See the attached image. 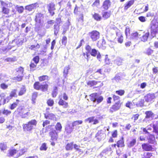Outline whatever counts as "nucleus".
Segmentation results:
<instances>
[{
  "label": "nucleus",
  "instance_id": "f257e3e1",
  "mask_svg": "<svg viewBox=\"0 0 158 158\" xmlns=\"http://www.w3.org/2000/svg\"><path fill=\"white\" fill-rule=\"evenodd\" d=\"M52 125H49L46 127V130L47 131H48V129H50V130L48 133V136L50 138V144L53 146H54L56 144V142L59 139L58 132H57L55 130L52 129Z\"/></svg>",
  "mask_w": 158,
  "mask_h": 158
},
{
  "label": "nucleus",
  "instance_id": "f03ea898",
  "mask_svg": "<svg viewBox=\"0 0 158 158\" xmlns=\"http://www.w3.org/2000/svg\"><path fill=\"white\" fill-rule=\"evenodd\" d=\"M26 108L24 106H20L18 107L15 111V113L18 116L21 118H25L30 114L29 112H26Z\"/></svg>",
  "mask_w": 158,
  "mask_h": 158
},
{
  "label": "nucleus",
  "instance_id": "7ed1b4c3",
  "mask_svg": "<svg viewBox=\"0 0 158 158\" xmlns=\"http://www.w3.org/2000/svg\"><path fill=\"white\" fill-rule=\"evenodd\" d=\"M39 81H36L34 82L33 85L34 88L36 90L43 92L48 91L49 87L48 84L46 83L42 84Z\"/></svg>",
  "mask_w": 158,
  "mask_h": 158
},
{
  "label": "nucleus",
  "instance_id": "20e7f679",
  "mask_svg": "<svg viewBox=\"0 0 158 158\" xmlns=\"http://www.w3.org/2000/svg\"><path fill=\"white\" fill-rule=\"evenodd\" d=\"M37 124V122L35 119H32L27 123L23 124V131H30L33 128V126H36Z\"/></svg>",
  "mask_w": 158,
  "mask_h": 158
},
{
  "label": "nucleus",
  "instance_id": "39448f33",
  "mask_svg": "<svg viewBox=\"0 0 158 158\" xmlns=\"http://www.w3.org/2000/svg\"><path fill=\"white\" fill-rule=\"evenodd\" d=\"M0 2L2 7L1 13L5 15H8L6 17L9 18L10 16L9 15L10 11V10L8 8V6H10V3H6L2 0H0Z\"/></svg>",
  "mask_w": 158,
  "mask_h": 158
},
{
  "label": "nucleus",
  "instance_id": "423d86ee",
  "mask_svg": "<svg viewBox=\"0 0 158 158\" xmlns=\"http://www.w3.org/2000/svg\"><path fill=\"white\" fill-rule=\"evenodd\" d=\"M123 102H121L120 100H118L115 102L110 107L109 110V112L111 114H112L114 112L119 110L121 108Z\"/></svg>",
  "mask_w": 158,
  "mask_h": 158
},
{
  "label": "nucleus",
  "instance_id": "0eeeda50",
  "mask_svg": "<svg viewBox=\"0 0 158 158\" xmlns=\"http://www.w3.org/2000/svg\"><path fill=\"white\" fill-rule=\"evenodd\" d=\"M90 99L91 101L95 102L97 101L98 104L102 102L103 99V97L101 96L98 97V94L97 93H94L89 95Z\"/></svg>",
  "mask_w": 158,
  "mask_h": 158
},
{
  "label": "nucleus",
  "instance_id": "6e6552de",
  "mask_svg": "<svg viewBox=\"0 0 158 158\" xmlns=\"http://www.w3.org/2000/svg\"><path fill=\"white\" fill-rule=\"evenodd\" d=\"M150 34L152 38L156 36L158 33V24L151 23L150 24Z\"/></svg>",
  "mask_w": 158,
  "mask_h": 158
},
{
  "label": "nucleus",
  "instance_id": "1a4fd4ad",
  "mask_svg": "<svg viewBox=\"0 0 158 158\" xmlns=\"http://www.w3.org/2000/svg\"><path fill=\"white\" fill-rule=\"evenodd\" d=\"M88 35L93 41H96L100 38V33L96 30L91 31L89 33Z\"/></svg>",
  "mask_w": 158,
  "mask_h": 158
},
{
  "label": "nucleus",
  "instance_id": "9d476101",
  "mask_svg": "<svg viewBox=\"0 0 158 158\" xmlns=\"http://www.w3.org/2000/svg\"><path fill=\"white\" fill-rule=\"evenodd\" d=\"M85 49L91 56L93 57H95L97 55L99 52L95 48L92 49L91 46L89 45H86L85 47Z\"/></svg>",
  "mask_w": 158,
  "mask_h": 158
},
{
  "label": "nucleus",
  "instance_id": "9b49d317",
  "mask_svg": "<svg viewBox=\"0 0 158 158\" xmlns=\"http://www.w3.org/2000/svg\"><path fill=\"white\" fill-rule=\"evenodd\" d=\"M44 18V14L41 12L37 13L35 17V21L36 24L42 26L43 22H44L43 19Z\"/></svg>",
  "mask_w": 158,
  "mask_h": 158
},
{
  "label": "nucleus",
  "instance_id": "f8f14e48",
  "mask_svg": "<svg viewBox=\"0 0 158 158\" xmlns=\"http://www.w3.org/2000/svg\"><path fill=\"white\" fill-rule=\"evenodd\" d=\"M156 96L154 93H149L146 94L144 97L145 101L147 102L152 103L153 102V100L155 99Z\"/></svg>",
  "mask_w": 158,
  "mask_h": 158
},
{
  "label": "nucleus",
  "instance_id": "ddd939ff",
  "mask_svg": "<svg viewBox=\"0 0 158 158\" xmlns=\"http://www.w3.org/2000/svg\"><path fill=\"white\" fill-rule=\"evenodd\" d=\"M106 130H101L98 131L95 135V137L99 141L101 140L102 139L104 138L106 136Z\"/></svg>",
  "mask_w": 158,
  "mask_h": 158
},
{
  "label": "nucleus",
  "instance_id": "4468645a",
  "mask_svg": "<svg viewBox=\"0 0 158 158\" xmlns=\"http://www.w3.org/2000/svg\"><path fill=\"white\" fill-rule=\"evenodd\" d=\"M141 147L143 151L145 152H152L154 150L153 146L148 143H143L142 144Z\"/></svg>",
  "mask_w": 158,
  "mask_h": 158
},
{
  "label": "nucleus",
  "instance_id": "2eb2a0df",
  "mask_svg": "<svg viewBox=\"0 0 158 158\" xmlns=\"http://www.w3.org/2000/svg\"><path fill=\"white\" fill-rule=\"evenodd\" d=\"M47 8L48 11L51 16H53L55 14V10H56L55 4L54 2H51L47 5Z\"/></svg>",
  "mask_w": 158,
  "mask_h": 158
},
{
  "label": "nucleus",
  "instance_id": "dca6fc26",
  "mask_svg": "<svg viewBox=\"0 0 158 158\" xmlns=\"http://www.w3.org/2000/svg\"><path fill=\"white\" fill-rule=\"evenodd\" d=\"M50 109L49 108H46V112L44 114V118L47 119L53 120L56 118L55 116L53 114L49 113L48 110Z\"/></svg>",
  "mask_w": 158,
  "mask_h": 158
},
{
  "label": "nucleus",
  "instance_id": "f3484780",
  "mask_svg": "<svg viewBox=\"0 0 158 158\" xmlns=\"http://www.w3.org/2000/svg\"><path fill=\"white\" fill-rule=\"evenodd\" d=\"M111 3L110 0H105L103 2L101 7L104 10H107L110 7Z\"/></svg>",
  "mask_w": 158,
  "mask_h": 158
},
{
  "label": "nucleus",
  "instance_id": "a211bd4d",
  "mask_svg": "<svg viewBox=\"0 0 158 158\" xmlns=\"http://www.w3.org/2000/svg\"><path fill=\"white\" fill-rule=\"evenodd\" d=\"M60 96L59 97V101L58 102V104L60 106H62L64 108H66L69 107L68 102H65L63 100L61 97L60 98Z\"/></svg>",
  "mask_w": 158,
  "mask_h": 158
},
{
  "label": "nucleus",
  "instance_id": "6ab92c4d",
  "mask_svg": "<svg viewBox=\"0 0 158 158\" xmlns=\"http://www.w3.org/2000/svg\"><path fill=\"white\" fill-rule=\"evenodd\" d=\"M145 114L146 115L145 118L147 119L151 118L152 119L155 115L154 113L151 110L146 111Z\"/></svg>",
  "mask_w": 158,
  "mask_h": 158
},
{
  "label": "nucleus",
  "instance_id": "aec40b11",
  "mask_svg": "<svg viewBox=\"0 0 158 158\" xmlns=\"http://www.w3.org/2000/svg\"><path fill=\"white\" fill-rule=\"evenodd\" d=\"M20 100L18 99H16L15 102H13L9 106V108L11 110H13L16 108L19 104Z\"/></svg>",
  "mask_w": 158,
  "mask_h": 158
},
{
  "label": "nucleus",
  "instance_id": "412c9836",
  "mask_svg": "<svg viewBox=\"0 0 158 158\" xmlns=\"http://www.w3.org/2000/svg\"><path fill=\"white\" fill-rule=\"evenodd\" d=\"M18 152V151L15 148L10 149L8 150L7 156L9 157L13 156Z\"/></svg>",
  "mask_w": 158,
  "mask_h": 158
},
{
  "label": "nucleus",
  "instance_id": "4be33fe9",
  "mask_svg": "<svg viewBox=\"0 0 158 158\" xmlns=\"http://www.w3.org/2000/svg\"><path fill=\"white\" fill-rule=\"evenodd\" d=\"M134 0H130L128 1L124 5V10H127L134 3Z\"/></svg>",
  "mask_w": 158,
  "mask_h": 158
},
{
  "label": "nucleus",
  "instance_id": "5701e85b",
  "mask_svg": "<svg viewBox=\"0 0 158 158\" xmlns=\"http://www.w3.org/2000/svg\"><path fill=\"white\" fill-rule=\"evenodd\" d=\"M94 117H91L87 118L85 120L86 121H88L89 123L93 122V124H96L99 123L98 120L97 119H94Z\"/></svg>",
  "mask_w": 158,
  "mask_h": 158
},
{
  "label": "nucleus",
  "instance_id": "b1692460",
  "mask_svg": "<svg viewBox=\"0 0 158 158\" xmlns=\"http://www.w3.org/2000/svg\"><path fill=\"white\" fill-rule=\"evenodd\" d=\"M117 146L118 148L123 147L125 146L124 141L123 137H122L116 142Z\"/></svg>",
  "mask_w": 158,
  "mask_h": 158
},
{
  "label": "nucleus",
  "instance_id": "393cba45",
  "mask_svg": "<svg viewBox=\"0 0 158 158\" xmlns=\"http://www.w3.org/2000/svg\"><path fill=\"white\" fill-rule=\"evenodd\" d=\"M148 140L149 143L154 144L156 142L155 136L154 135L150 134L148 138Z\"/></svg>",
  "mask_w": 158,
  "mask_h": 158
},
{
  "label": "nucleus",
  "instance_id": "a878e982",
  "mask_svg": "<svg viewBox=\"0 0 158 158\" xmlns=\"http://www.w3.org/2000/svg\"><path fill=\"white\" fill-rule=\"evenodd\" d=\"M89 56L88 54V52L86 53L85 52H83L82 54L80 55V58L81 60H85V59L87 60L88 62L89 60Z\"/></svg>",
  "mask_w": 158,
  "mask_h": 158
},
{
  "label": "nucleus",
  "instance_id": "bb28decb",
  "mask_svg": "<svg viewBox=\"0 0 158 158\" xmlns=\"http://www.w3.org/2000/svg\"><path fill=\"white\" fill-rule=\"evenodd\" d=\"M153 154V153L151 152H144L143 153V156L141 158H152Z\"/></svg>",
  "mask_w": 158,
  "mask_h": 158
},
{
  "label": "nucleus",
  "instance_id": "cd10ccee",
  "mask_svg": "<svg viewBox=\"0 0 158 158\" xmlns=\"http://www.w3.org/2000/svg\"><path fill=\"white\" fill-rule=\"evenodd\" d=\"M38 79L40 82H42L45 81H48L49 80V77L46 75H43L39 76Z\"/></svg>",
  "mask_w": 158,
  "mask_h": 158
},
{
  "label": "nucleus",
  "instance_id": "c85d7f7f",
  "mask_svg": "<svg viewBox=\"0 0 158 158\" xmlns=\"http://www.w3.org/2000/svg\"><path fill=\"white\" fill-rule=\"evenodd\" d=\"M35 4L36 3H34L27 6L25 7V9L29 11H31L36 8Z\"/></svg>",
  "mask_w": 158,
  "mask_h": 158
},
{
  "label": "nucleus",
  "instance_id": "c756f323",
  "mask_svg": "<svg viewBox=\"0 0 158 158\" xmlns=\"http://www.w3.org/2000/svg\"><path fill=\"white\" fill-rule=\"evenodd\" d=\"M24 69L22 67H19L16 70V75H21L24 76L23 74Z\"/></svg>",
  "mask_w": 158,
  "mask_h": 158
},
{
  "label": "nucleus",
  "instance_id": "7c9ffc66",
  "mask_svg": "<svg viewBox=\"0 0 158 158\" xmlns=\"http://www.w3.org/2000/svg\"><path fill=\"white\" fill-rule=\"evenodd\" d=\"M111 15L110 11H105L102 14V17L104 19H106L109 18Z\"/></svg>",
  "mask_w": 158,
  "mask_h": 158
},
{
  "label": "nucleus",
  "instance_id": "2f4dec72",
  "mask_svg": "<svg viewBox=\"0 0 158 158\" xmlns=\"http://www.w3.org/2000/svg\"><path fill=\"white\" fill-rule=\"evenodd\" d=\"M149 35V32H148L144 34L141 38L142 41L145 42L147 41Z\"/></svg>",
  "mask_w": 158,
  "mask_h": 158
},
{
  "label": "nucleus",
  "instance_id": "473e14b6",
  "mask_svg": "<svg viewBox=\"0 0 158 158\" xmlns=\"http://www.w3.org/2000/svg\"><path fill=\"white\" fill-rule=\"evenodd\" d=\"M26 91V89L25 86H23L21 88L20 90L18 93V95L21 96L25 94Z\"/></svg>",
  "mask_w": 158,
  "mask_h": 158
},
{
  "label": "nucleus",
  "instance_id": "72a5a7b5",
  "mask_svg": "<svg viewBox=\"0 0 158 158\" xmlns=\"http://www.w3.org/2000/svg\"><path fill=\"white\" fill-rule=\"evenodd\" d=\"M73 142L68 143L65 146L66 150L67 151L72 150L73 148Z\"/></svg>",
  "mask_w": 158,
  "mask_h": 158
},
{
  "label": "nucleus",
  "instance_id": "f704fd0d",
  "mask_svg": "<svg viewBox=\"0 0 158 158\" xmlns=\"http://www.w3.org/2000/svg\"><path fill=\"white\" fill-rule=\"evenodd\" d=\"M73 128L72 127L69 125L66 126L65 128V131L68 134H69L71 133L73 130Z\"/></svg>",
  "mask_w": 158,
  "mask_h": 158
},
{
  "label": "nucleus",
  "instance_id": "c9c22d12",
  "mask_svg": "<svg viewBox=\"0 0 158 158\" xmlns=\"http://www.w3.org/2000/svg\"><path fill=\"white\" fill-rule=\"evenodd\" d=\"M17 90L16 89H13L11 91L9 95L11 98L13 97L17 98Z\"/></svg>",
  "mask_w": 158,
  "mask_h": 158
},
{
  "label": "nucleus",
  "instance_id": "e433bc0d",
  "mask_svg": "<svg viewBox=\"0 0 158 158\" xmlns=\"http://www.w3.org/2000/svg\"><path fill=\"white\" fill-rule=\"evenodd\" d=\"M93 17L96 20L100 21L102 19V17L98 13H95L93 15Z\"/></svg>",
  "mask_w": 158,
  "mask_h": 158
},
{
  "label": "nucleus",
  "instance_id": "4c0bfd02",
  "mask_svg": "<svg viewBox=\"0 0 158 158\" xmlns=\"http://www.w3.org/2000/svg\"><path fill=\"white\" fill-rule=\"evenodd\" d=\"M55 128L56 131L57 132H60L61 131L62 126L60 123L59 122H58L56 123L55 126Z\"/></svg>",
  "mask_w": 158,
  "mask_h": 158
},
{
  "label": "nucleus",
  "instance_id": "58836bf2",
  "mask_svg": "<svg viewBox=\"0 0 158 158\" xmlns=\"http://www.w3.org/2000/svg\"><path fill=\"white\" fill-rule=\"evenodd\" d=\"M136 142V139H133L127 143V146L129 148H131L135 145Z\"/></svg>",
  "mask_w": 158,
  "mask_h": 158
},
{
  "label": "nucleus",
  "instance_id": "ea45409f",
  "mask_svg": "<svg viewBox=\"0 0 158 158\" xmlns=\"http://www.w3.org/2000/svg\"><path fill=\"white\" fill-rule=\"evenodd\" d=\"M98 83V81L94 80L89 81L87 82V85L89 87H92L96 85Z\"/></svg>",
  "mask_w": 158,
  "mask_h": 158
},
{
  "label": "nucleus",
  "instance_id": "a19ab883",
  "mask_svg": "<svg viewBox=\"0 0 158 158\" xmlns=\"http://www.w3.org/2000/svg\"><path fill=\"white\" fill-rule=\"evenodd\" d=\"M23 77L22 75H16L15 77H14L13 79L17 81H20L23 80Z\"/></svg>",
  "mask_w": 158,
  "mask_h": 158
},
{
  "label": "nucleus",
  "instance_id": "79ce46f5",
  "mask_svg": "<svg viewBox=\"0 0 158 158\" xmlns=\"http://www.w3.org/2000/svg\"><path fill=\"white\" fill-rule=\"evenodd\" d=\"M70 69V67L69 65L65 67L64 68L63 71L64 76L65 77H66L68 73L69 70Z\"/></svg>",
  "mask_w": 158,
  "mask_h": 158
},
{
  "label": "nucleus",
  "instance_id": "37998d69",
  "mask_svg": "<svg viewBox=\"0 0 158 158\" xmlns=\"http://www.w3.org/2000/svg\"><path fill=\"white\" fill-rule=\"evenodd\" d=\"M47 104L48 106H52L54 104V102L53 99L51 98H49L47 101Z\"/></svg>",
  "mask_w": 158,
  "mask_h": 158
},
{
  "label": "nucleus",
  "instance_id": "c03bdc74",
  "mask_svg": "<svg viewBox=\"0 0 158 158\" xmlns=\"http://www.w3.org/2000/svg\"><path fill=\"white\" fill-rule=\"evenodd\" d=\"M37 64H36L35 63H34L31 62L29 65L30 70L31 71L35 70Z\"/></svg>",
  "mask_w": 158,
  "mask_h": 158
},
{
  "label": "nucleus",
  "instance_id": "a18cd8bd",
  "mask_svg": "<svg viewBox=\"0 0 158 158\" xmlns=\"http://www.w3.org/2000/svg\"><path fill=\"white\" fill-rule=\"evenodd\" d=\"M115 93L117 94L120 96H122L124 94L125 91L123 89H119L116 91Z\"/></svg>",
  "mask_w": 158,
  "mask_h": 158
},
{
  "label": "nucleus",
  "instance_id": "49530a36",
  "mask_svg": "<svg viewBox=\"0 0 158 158\" xmlns=\"http://www.w3.org/2000/svg\"><path fill=\"white\" fill-rule=\"evenodd\" d=\"M153 52V50L151 49L150 48H148L147 49L145 53L148 56H150L152 54Z\"/></svg>",
  "mask_w": 158,
  "mask_h": 158
},
{
  "label": "nucleus",
  "instance_id": "de8ad7c7",
  "mask_svg": "<svg viewBox=\"0 0 158 158\" xmlns=\"http://www.w3.org/2000/svg\"><path fill=\"white\" fill-rule=\"evenodd\" d=\"M37 97V93L36 92L33 93L32 94V101L33 103H35V100L36 98Z\"/></svg>",
  "mask_w": 158,
  "mask_h": 158
},
{
  "label": "nucleus",
  "instance_id": "09e8293b",
  "mask_svg": "<svg viewBox=\"0 0 158 158\" xmlns=\"http://www.w3.org/2000/svg\"><path fill=\"white\" fill-rule=\"evenodd\" d=\"M67 41V38L65 36H64L63 37L61 40V43L64 46H66Z\"/></svg>",
  "mask_w": 158,
  "mask_h": 158
},
{
  "label": "nucleus",
  "instance_id": "8fccbe9b",
  "mask_svg": "<svg viewBox=\"0 0 158 158\" xmlns=\"http://www.w3.org/2000/svg\"><path fill=\"white\" fill-rule=\"evenodd\" d=\"M47 149V147L46 146V143H43L40 148V149L41 151H46Z\"/></svg>",
  "mask_w": 158,
  "mask_h": 158
},
{
  "label": "nucleus",
  "instance_id": "3c124183",
  "mask_svg": "<svg viewBox=\"0 0 158 158\" xmlns=\"http://www.w3.org/2000/svg\"><path fill=\"white\" fill-rule=\"evenodd\" d=\"M118 131L117 130H114L111 132V136L113 137L114 138H117L118 136Z\"/></svg>",
  "mask_w": 158,
  "mask_h": 158
},
{
  "label": "nucleus",
  "instance_id": "603ef678",
  "mask_svg": "<svg viewBox=\"0 0 158 158\" xmlns=\"http://www.w3.org/2000/svg\"><path fill=\"white\" fill-rule=\"evenodd\" d=\"M2 113L3 114L7 116L10 115L11 114V112L7 109H4L2 111Z\"/></svg>",
  "mask_w": 158,
  "mask_h": 158
},
{
  "label": "nucleus",
  "instance_id": "864d4df0",
  "mask_svg": "<svg viewBox=\"0 0 158 158\" xmlns=\"http://www.w3.org/2000/svg\"><path fill=\"white\" fill-rule=\"evenodd\" d=\"M153 132L158 135V126L154 124L153 125Z\"/></svg>",
  "mask_w": 158,
  "mask_h": 158
},
{
  "label": "nucleus",
  "instance_id": "5fc2aeb1",
  "mask_svg": "<svg viewBox=\"0 0 158 158\" xmlns=\"http://www.w3.org/2000/svg\"><path fill=\"white\" fill-rule=\"evenodd\" d=\"M16 60L15 57H8L5 59V61L8 62H12L15 61Z\"/></svg>",
  "mask_w": 158,
  "mask_h": 158
},
{
  "label": "nucleus",
  "instance_id": "6e6d98bb",
  "mask_svg": "<svg viewBox=\"0 0 158 158\" xmlns=\"http://www.w3.org/2000/svg\"><path fill=\"white\" fill-rule=\"evenodd\" d=\"M125 33L127 37L130 35V29L129 27H126Z\"/></svg>",
  "mask_w": 158,
  "mask_h": 158
},
{
  "label": "nucleus",
  "instance_id": "4d7b16f0",
  "mask_svg": "<svg viewBox=\"0 0 158 158\" xmlns=\"http://www.w3.org/2000/svg\"><path fill=\"white\" fill-rule=\"evenodd\" d=\"M35 63L36 64H37L40 61V57L38 56H35L32 59Z\"/></svg>",
  "mask_w": 158,
  "mask_h": 158
},
{
  "label": "nucleus",
  "instance_id": "13d9d810",
  "mask_svg": "<svg viewBox=\"0 0 158 158\" xmlns=\"http://www.w3.org/2000/svg\"><path fill=\"white\" fill-rule=\"evenodd\" d=\"M7 148L6 145L4 143H0V148L3 151L6 150Z\"/></svg>",
  "mask_w": 158,
  "mask_h": 158
},
{
  "label": "nucleus",
  "instance_id": "bf43d9fd",
  "mask_svg": "<svg viewBox=\"0 0 158 158\" xmlns=\"http://www.w3.org/2000/svg\"><path fill=\"white\" fill-rule=\"evenodd\" d=\"M17 10L19 13H22L24 10V8L23 6H17Z\"/></svg>",
  "mask_w": 158,
  "mask_h": 158
},
{
  "label": "nucleus",
  "instance_id": "052dcab7",
  "mask_svg": "<svg viewBox=\"0 0 158 158\" xmlns=\"http://www.w3.org/2000/svg\"><path fill=\"white\" fill-rule=\"evenodd\" d=\"M112 98H113V100L114 102H115L117 101L118 100H120V97L117 95H116L115 94H112Z\"/></svg>",
  "mask_w": 158,
  "mask_h": 158
},
{
  "label": "nucleus",
  "instance_id": "680f3d73",
  "mask_svg": "<svg viewBox=\"0 0 158 158\" xmlns=\"http://www.w3.org/2000/svg\"><path fill=\"white\" fill-rule=\"evenodd\" d=\"M80 7H78L76 5L74 8V13L75 15H77L78 12H80Z\"/></svg>",
  "mask_w": 158,
  "mask_h": 158
},
{
  "label": "nucleus",
  "instance_id": "e2e57ef3",
  "mask_svg": "<svg viewBox=\"0 0 158 158\" xmlns=\"http://www.w3.org/2000/svg\"><path fill=\"white\" fill-rule=\"evenodd\" d=\"M73 147L76 151L82 152L81 149H80V146L79 145H77L76 144H75L73 145Z\"/></svg>",
  "mask_w": 158,
  "mask_h": 158
},
{
  "label": "nucleus",
  "instance_id": "0e129e2a",
  "mask_svg": "<svg viewBox=\"0 0 158 158\" xmlns=\"http://www.w3.org/2000/svg\"><path fill=\"white\" fill-rule=\"evenodd\" d=\"M139 116V114H136L133 115L132 117L131 118V119H133L134 122H135V121L137 120L138 119Z\"/></svg>",
  "mask_w": 158,
  "mask_h": 158
},
{
  "label": "nucleus",
  "instance_id": "69168bd1",
  "mask_svg": "<svg viewBox=\"0 0 158 158\" xmlns=\"http://www.w3.org/2000/svg\"><path fill=\"white\" fill-rule=\"evenodd\" d=\"M93 76L95 79L96 80L98 79L100 77L99 74L96 71L93 74Z\"/></svg>",
  "mask_w": 158,
  "mask_h": 158
},
{
  "label": "nucleus",
  "instance_id": "338daca9",
  "mask_svg": "<svg viewBox=\"0 0 158 158\" xmlns=\"http://www.w3.org/2000/svg\"><path fill=\"white\" fill-rule=\"evenodd\" d=\"M144 100L141 99L139 101L138 103L136 104V105L139 106H143L144 105Z\"/></svg>",
  "mask_w": 158,
  "mask_h": 158
},
{
  "label": "nucleus",
  "instance_id": "774afa93",
  "mask_svg": "<svg viewBox=\"0 0 158 158\" xmlns=\"http://www.w3.org/2000/svg\"><path fill=\"white\" fill-rule=\"evenodd\" d=\"M1 88L3 89H5L8 88V86L4 83H2L0 85Z\"/></svg>",
  "mask_w": 158,
  "mask_h": 158
}]
</instances>
